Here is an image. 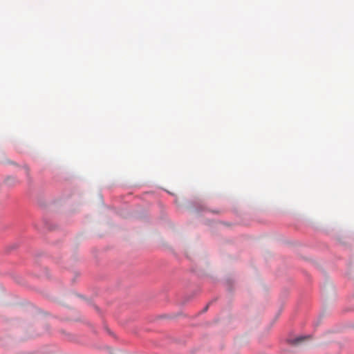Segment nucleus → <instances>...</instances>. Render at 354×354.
Masks as SVG:
<instances>
[{"instance_id": "f257e3e1", "label": "nucleus", "mask_w": 354, "mask_h": 354, "mask_svg": "<svg viewBox=\"0 0 354 354\" xmlns=\"http://www.w3.org/2000/svg\"><path fill=\"white\" fill-rule=\"evenodd\" d=\"M309 337L308 336H299L298 337L290 339L288 340L289 343L292 345H298L302 342H304L306 339Z\"/></svg>"}]
</instances>
